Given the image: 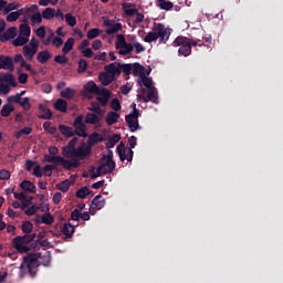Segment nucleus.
I'll return each instance as SVG.
<instances>
[{
    "mask_svg": "<svg viewBox=\"0 0 283 283\" xmlns=\"http://www.w3.org/2000/svg\"><path fill=\"white\" fill-rule=\"evenodd\" d=\"M60 159H61V156H50V155L44 156L45 163H52L53 165H59Z\"/></svg>",
    "mask_w": 283,
    "mask_h": 283,
    "instance_id": "bf43d9fd",
    "label": "nucleus"
},
{
    "mask_svg": "<svg viewBox=\"0 0 283 283\" xmlns=\"http://www.w3.org/2000/svg\"><path fill=\"white\" fill-rule=\"evenodd\" d=\"M76 92L72 90L71 87H66L65 90L61 91L62 98L71 99Z\"/></svg>",
    "mask_w": 283,
    "mask_h": 283,
    "instance_id": "09e8293b",
    "label": "nucleus"
},
{
    "mask_svg": "<svg viewBox=\"0 0 283 283\" xmlns=\"http://www.w3.org/2000/svg\"><path fill=\"white\" fill-rule=\"evenodd\" d=\"M54 108L57 112H67V102H65V99L63 98H59L55 103H54Z\"/></svg>",
    "mask_w": 283,
    "mask_h": 283,
    "instance_id": "72a5a7b5",
    "label": "nucleus"
},
{
    "mask_svg": "<svg viewBox=\"0 0 283 283\" xmlns=\"http://www.w3.org/2000/svg\"><path fill=\"white\" fill-rule=\"evenodd\" d=\"M120 73L123 72L124 74H126V76H129L130 74H133V70H134V64L128 63V64H120L118 63Z\"/></svg>",
    "mask_w": 283,
    "mask_h": 283,
    "instance_id": "4c0bfd02",
    "label": "nucleus"
},
{
    "mask_svg": "<svg viewBox=\"0 0 283 283\" xmlns=\"http://www.w3.org/2000/svg\"><path fill=\"white\" fill-rule=\"evenodd\" d=\"M154 30L157 33V39H159V43L164 44L169 41L171 32H174V29L165 27L164 23H155Z\"/></svg>",
    "mask_w": 283,
    "mask_h": 283,
    "instance_id": "0eeeda50",
    "label": "nucleus"
},
{
    "mask_svg": "<svg viewBox=\"0 0 283 283\" xmlns=\"http://www.w3.org/2000/svg\"><path fill=\"white\" fill-rule=\"evenodd\" d=\"M21 239L25 244H30V242H33V240L36 239V233H25Z\"/></svg>",
    "mask_w": 283,
    "mask_h": 283,
    "instance_id": "6e6d98bb",
    "label": "nucleus"
},
{
    "mask_svg": "<svg viewBox=\"0 0 283 283\" xmlns=\"http://www.w3.org/2000/svg\"><path fill=\"white\" fill-rule=\"evenodd\" d=\"M71 186L72 182H70V180L67 179L55 185L56 189H59V191H62L63 193H67V191H70Z\"/></svg>",
    "mask_w": 283,
    "mask_h": 283,
    "instance_id": "e433bc0d",
    "label": "nucleus"
},
{
    "mask_svg": "<svg viewBox=\"0 0 283 283\" xmlns=\"http://www.w3.org/2000/svg\"><path fill=\"white\" fill-rule=\"evenodd\" d=\"M7 101H8V104H9V105H12V103H17V104L19 105V103H20V101H21V95H18V94H15V95H10V96L7 98Z\"/></svg>",
    "mask_w": 283,
    "mask_h": 283,
    "instance_id": "338daca9",
    "label": "nucleus"
},
{
    "mask_svg": "<svg viewBox=\"0 0 283 283\" xmlns=\"http://www.w3.org/2000/svg\"><path fill=\"white\" fill-rule=\"evenodd\" d=\"M96 95L102 98H111L112 92H109V90H107L105 87H102V88H98Z\"/></svg>",
    "mask_w": 283,
    "mask_h": 283,
    "instance_id": "5fc2aeb1",
    "label": "nucleus"
},
{
    "mask_svg": "<svg viewBox=\"0 0 283 283\" xmlns=\"http://www.w3.org/2000/svg\"><path fill=\"white\" fill-rule=\"evenodd\" d=\"M0 70H8L14 72V62L11 56L0 54Z\"/></svg>",
    "mask_w": 283,
    "mask_h": 283,
    "instance_id": "9b49d317",
    "label": "nucleus"
},
{
    "mask_svg": "<svg viewBox=\"0 0 283 283\" xmlns=\"http://www.w3.org/2000/svg\"><path fill=\"white\" fill-rule=\"evenodd\" d=\"M138 85L146 87L147 90H151L154 86V80L147 77V75H140V80H138Z\"/></svg>",
    "mask_w": 283,
    "mask_h": 283,
    "instance_id": "b1692460",
    "label": "nucleus"
},
{
    "mask_svg": "<svg viewBox=\"0 0 283 283\" xmlns=\"http://www.w3.org/2000/svg\"><path fill=\"white\" fill-rule=\"evenodd\" d=\"M56 170V166L54 165H46L43 167L42 171H44L45 176H52V171Z\"/></svg>",
    "mask_w": 283,
    "mask_h": 283,
    "instance_id": "69168bd1",
    "label": "nucleus"
},
{
    "mask_svg": "<svg viewBox=\"0 0 283 283\" xmlns=\"http://www.w3.org/2000/svg\"><path fill=\"white\" fill-rule=\"evenodd\" d=\"M39 109L42 113V115H39V118L42 120H50L52 118V111H50L45 105L40 104Z\"/></svg>",
    "mask_w": 283,
    "mask_h": 283,
    "instance_id": "393cba45",
    "label": "nucleus"
},
{
    "mask_svg": "<svg viewBox=\"0 0 283 283\" xmlns=\"http://www.w3.org/2000/svg\"><path fill=\"white\" fill-rule=\"evenodd\" d=\"M106 73H108L113 78H116L120 74V66H116V63H111L104 66Z\"/></svg>",
    "mask_w": 283,
    "mask_h": 283,
    "instance_id": "f3484780",
    "label": "nucleus"
},
{
    "mask_svg": "<svg viewBox=\"0 0 283 283\" xmlns=\"http://www.w3.org/2000/svg\"><path fill=\"white\" fill-rule=\"evenodd\" d=\"M32 23H36L38 25L43 23V14L36 12L31 17Z\"/></svg>",
    "mask_w": 283,
    "mask_h": 283,
    "instance_id": "e2e57ef3",
    "label": "nucleus"
},
{
    "mask_svg": "<svg viewBox=\"0 0 283 283\" xmlns=\"http://www.w3.org/2000/svg\"><path fill=\"white\" fill-rule=\"evenodd\" d=\"M98 90H99V87L96 85V83L94 81L88 82L84 86V91L87 92L88 94H97Z\"/></svg>",
    "mask_w": 283,
    "mask_h": 283,
    "instance_id": "c9c22d12",
    "label": "nucleus"
},
{
    "mask_svg": "<svg viewBox=\"0 0 283 283\" xmlns=\"http://www.w3.org/2000/svg\"><path fill=\"white\" fill-rule=\"evenodd\" d=\"M19 19V13L17 11H13L7 15L8 23H12Z\"/></svg>",
    "mask_w": 283,
    "mask_h": 283,
    "instance_id": "774afa93",
    "label": "nucleus"
},
{
    "mask_svg": "<svg viewBox=\"0 0 283 283\" xmlns=\"http://www.w3.org/2000/svg\"><path fill=\"white\" fill-rule=\"evenodd\" d=\"M86 36H87V39H90V40L96 39L97 36H101V29H98V28H93V29L88 30Z\"/></svg>",
    "mask_w": 283,
    "mask_h": 283,
    "instance_id": "603ef678",
    "label": "nucleus"
},
{
    "mask_svg": "<svg viewBox=\"0 0 283 283\" xmlns=\"http://www.w3.org/2000/svg\"><path fill=\"white\" fill-rule=\"evenodd\" d=\"M92 209L101 210L103 207H105V199L102 195H97L92 200Z\"/></svg>",
    "mask_w": 283,
    "mask_h": 283,
    "instance_id": "aec40b11",
    "label": "nucleus"
},
{
    "mask_svg": "<svg viewBox=\"0 0 283 283\" xmlns=\"http://www.w3.org/2000/svg\"><path fill=\"white\" fill-rule=\"evenodd\" d=\"M28 41H30V38H27L25 35H21L19 33L18 38L15 40H13L12 44L14 45V48H21V46L25 45V43H28Z\"/></svg>",
    "mask_w": 283,
    "mask_h": 283,
    "instance_id": "473e14b6",
    "label": "nucleus"
},
{
    "mask_svg": "<svg viewBox=\"0 0 283 283\" xmlns=\"http://www.w3.org/2000/svg\"><path fill=\"white\" fill-rule=\"evenodd\" d=\"M59 129H60L62 136H64V138H72L73 136H75L74 128H72L70 126L60 124Z\"/></svg>",
    "mask_w": 283,
    "mask_h": 283,
    "instance_id": "412c9836",
    "label": "nucleus"
},
{
    "mask_svg": "<svg viewBox=\"0 0 283 283\" xmlns=\"http://www.w3.org/2000/svg\"><path fill=\"white\" fill-rule=\"evenodd\" d=\"M143 72H145V66L140 65V63H134L133 64V74H134V76L145 75V73H143Z\"/></svg>",
    "mask_w": 283,
    "mask_h": 283,
    "instance_id": "37998d69",
    "label": "nucleus"
},
{
    "mask_svg": "<svg viewBox=\"0 0 283 283\" xmlns=\"http://www.w3.org/2000/svg\"><path fill=\"white\" fill-rule=\"evenodd\" d=\"M20 30V35L22 36H27L28 39H30V34H32V29L30 28V24L28 23H22L19 27Z\"/></svg>",
    "mask_w": 283,
    "mask_h": 283,
    "instance_id": "f704fd0d",
    "label": "nucleus"
},
{
    "mask_svg": "<svg viewBox=\"0 0 283 283\" xmlns=\"http://www.w3.org/2000/svg\"><path fill=\"white\" fill-rule=\"evenodd\" d=\"M96 143H103V135L98 133H93L88 137V145H96Z\"/></svg>",
    "mask_w": 283,
    "mask_h": 283,
    "instance_id": "58836bf2",
    "label": "nucleus"
},
{
    "mask_svg": "<svg viewBox=\"0 0 283 283\" xmlns=\"http://www.w3.org/2000/svg\"><path fill=\"white\" fill-rule=\"evenodd\" d=\"M21 229H22V233H32L34 229V224H32V222L30 221H24L21 226Z\"/></svg>",
    "mask_w": 283,
    "mask_h": 283,
    "instance_id": "3c124183",
    "label": "nucleus"
},
{
    "mask_svg": "<svg viewBox=\"0 0 283 283\" xmlns=\"http://www.w3.org/2000/svg\"><path fill=\"white\" fill-rule=\"evenodd\" d=\"M74 231H75V228L71 223H64L62 227V233L66 238H72V235H74Z\"/></svg>",
    "mask_w": 283,
    "mask_h": 283,
    "instance_id": "7c9ffc66",
    "label": "nucleus"
},
{
    "mask_svg": "<svg viewBox=\"0 0 283 283\" xmlns=\"http://www.w3.org/2000/svg\"><path fill=\"white\" fill-rule=\"evenodd\" d=\"M128 145L129 148L127 149V147H125V144L123 142H120V144L117 146L116 151L119 156V160L122 163H125V160H127L128 163H132V160H134V147H136V145H138V138H136V136H130L128 138Z\"/></svg>",
    "mask_w": 283,
    "mask_h": 283,
    "instance_id": "7ed1b4c3",
    "label": "nucleus"
},
{
    "mask_svg": "<svg viewBox=\"0 0 283 283\" xmlns=\"http://www.w3.org/2000/svg\"><path fill=\"white\" fill-rule=\"evenodd\" d=\"M70 154L71 158H78L80 160H85L87 156H92V145L82 143V145L77 148H73Z\"/></svg>",
    "mask_w": 283,
    "mask_h": 283,
    "instance_id": "6e6552de",
    "label": "nucleus"
},
{
    "mask_svg": "<svg viewBox=\"0 0 283 283\" xmlns=\"http://www.w3.org/2000/svg\"><path fill=\"white\" fill-rule=\"evenodd\" d=\"M64 19L65 23H67L70 28H74V25H76V17L72 15V13H66Z\"/></svg>",
    "mask_w": 283,
    "mask_h": 283,
    "instance_id": "864d4df0",
    "label": "nucleus"
},
{
    "mask_svg": "<svg viewBox=\"0 0 283 283\" xmlns=\"http://www.w3.org/2000/svg\"><path fill=\"white\" fill-rule=\"evenodd\" d=\"M120 140V135L114 134L106 143V149H112L115 147L116 143Z\"/></svg>",
    "mask_w": 283,
    "mask_h": 283,
    "instance_id": "ea45409f",
    "label": "nucleus"
},
{
    "mask_svg": "<svg viewBox=\"0 0 283 283\" xmlns=\"http://www.w3.org/2000/svg\"><path fill=\"white\" fill-rule=\"evenodd\" d=\"M41 222L42 224H54V217L52 216V213L46 212L42 214Z\"/></svg>",
    "mask_w": 283,
    "mask_h": 283,
    "instance_id": "c03bdc74",
    "label": "nucleus"
},
{
    "mask_svg": "<svg viewBox=\"0 0 283 283\" xmlns=\"http://www.w3.org/2000/svg\"><path fill=\"white\" fill-rule=\"evenodd\" d=\"M20 187L21 189H23V191H27L28 193H36V186H34L30 180H23L20 184Z\"/></svg>",
    "mask_w": 283,
    "mask_h": 283,
    "instance_id": "5701e85b",
    "label": "nucleus"
},
{
    "mask_svg": "<svg viewBox=\"0 0 283 283\" xmlns=\"http://www.w3.org/2000/svg\"><path fill=\"white\" fill-rule=\"evenodd\" d=\"M73 127H75V136H80L81 138H87V126H85V124L83 123V115H78L75 118Z\"/></svg>",
    "mask_w": 283,
    "mask_h": 283,
    "instance_id": "9d476101",
    "label": "nucleus"
},
{
    "mask_svg": "<svg viewBox=\"0 0 283 283\" xmlns=\"http://www.w3.org/2000/svg\"><path fill=\"white\" fill-rule=\"evenodd\" d=\"M19 8H21V4L17 3V2H11L8 4H6L4 7V13L6 14H10V12H12V10H19Z\"/></svg>",
    "mask_w": 283,
    "mask_h": 283,
    "instance_id": "8fccbe9b",
    "label": "nucleus"
},
{
    "mask_svg": "<svg viewBox=\"0 0 283 283\" xmlns=\"http://www.w3.org/2000/svg\"><path fill=\"white\" fill-rule=\"evenodd\" d=\"M36 59L39 63L45 64L52 59V54L48 50L41 51L38 53Z\"/></svg>",
    "mask_w": 283,
    "mask_h": 283,
    "instance_id": "cd10ccee",
    "label": "nucleus"
},
{
    "mask_svg": "<svg viewBox=\"0 0 283 283\" xmlns=\"http://www.w3.org/2000/svg\"><path fill=\"white\" fill-rule=\"evenodd\" d=\"M57 165H62V167H64L67 171H72V169H76V167H78V161H70L69 159L60 157Z\"/></svg>",
    "mask_w": 283,
    "mask_h": 283,
    "instance_id": "a211bd4d",
    "label": "nucleus"
},
{
    "mask_svg": "<svg viewBox=\"0 0 283 283\" xmlns=\"http://www.w3.org/2000/svg\"><path fill=\"white\" fill-rule=\"evenodd\" d=\"M157 6L159 7V10H165L166 12L174 10V2L169 0H166L164 2H158Z\"/></svg>",
    "mask_w": 283,
    "mask_h": 283,
    "instance_id": "79ce46f5",
    "label": "nucleus"
},
{
    "mask_svg": "<svg viewBox=\"0 0 283 283\" xmlns=\"http://www.w3.org/2000/svg\"><path fill=\"white\" fill-rule=\"evenodd\" d=\"M147 94V96H145ZM137 101L143 103H154L155 105H158V90L155 87L153 88H140V93L137 94Z\"/></svg>",
    "mask_w": 283,
    "mask_h": 283,
    "instance_id": "20e7f679",
    "label": "nucleus"
},
{
    "mask_svg": "<svg viewBox=\"0 0 283 283\" xmlns=\"http://www.w3.org/2000/svg\"><path fill=\"white\" fill-rule=\"evenodd\" d=\"M98 78L104 87H107V85H109L112 81H114V77L111 74L106 73V71L99 73Z\"/></svg>",
    "mask_w": 283,
    "mask_h": 283,
    "instance_id": "bb28decb",
    "label": "nucleus"
},
{
    "mask_svg": "<svg viewBox=\"0 0 283 283\" xmlns=\"http://www.w3.org/2000/svg\"><path fill=\"white\" fill-rule=\"evenodd\" d=\"M111 108L114 109V112H120V109H123L120 101H118V98H113L111 102Z\"/></svg>",
    "mask_w": 283,
    "mask_h": 283,
    "instance_id": "13d9d810",
    "label": "nucleus"
},
{
    "mask_svg": "<svg viewBox=\"0 0 283 283\" xmlns=\"http://www.w3.org/2000/svg\"><path fill=\"white\" fill-rule=\"evenodd\" d=\"M106 25L105 33L108 35L116 34V32H120L123 30V24L120 22L111 23L109 21L104 23Z\"/></svg>",
    "mask_w": 283,
    "mask_h": 283,
    "instance_id": "4468645a",
    "label": "nucleus"
},
{
    "mask_svg": "<svg viewBox=\"0 0 283 283\" xmlns=\"http://www.w3.org/2000/svg\"><path fill=\"white\" fill-rule=\"evenodd\" d=\"M54 14H56V10L54 8H46L42 11V19H54Z\"/></svg>",
    "mask_w": 283,
    "mask_h": 283,
    "instance_id": "a19ab883",
    "label": "nucleus"
},
{
    "mask_svg": "<svg viewBox=\"0 0 283 283\" xmlns=\"http://www.w3.org/2000/svg\"><path fill=\"white\" fill-rule=\"evenodd\" d=\"M114 169H116V161H109L107 159L101 158L96 174H94L92 178H98V176H107V174H112Z\"/></svg>",
    "mask_w": 283,
    "mask_h": 283,
    "instance_id": "39448f33",
    "label": "nucleus"
},
{
    "mask_svg": "<svg viewBox=\"0 0 283 283\" xmlns=\"http://www.w3.org/2000/svg\"><path fill=\"white\" fill-rule=\"evenodd\" d=\"M0 83H8L11 87H17L18 83L11 73H0Z\"/></svg>",
    "mask_w": 283,
    "mask_h": 283,
    "instance_id": "2eb2a0df",
    "label": "nucleus"
},
{
    "mask_svg": "<svg viewBox=\"0 0 283 283\" xmlns=\"http://www.w3.org/2000/svg\"><path fill=\"white\" fill-rule=\"evenodd\" d=\"M0 83H8L11 87H17L18 83L11 73H0Z\"/></svg>",
    "mask_w": 283,
    "mask_h": 283,
    "instance_id": "dca6fc26",
    "label": "nucleus"
},
{
    "mask_svg": "<svg viewBox=\"0 0 283 283\" xmlns=\"http://www.w3.org/2000/svg\"><path fill=\"white\" fill-rule=\"evenodd\" d=\"M90 193H92V191H90V188H87V186L80 188L76 191V198H87V196H90Z\"/></svg>",
    "mask_w": 283,
    "mask_h": 283,
    "instance_id": "de8ad7c7",
    "label": "nucleus"
},
{
    "mask_svg": "<svg viewBox=\"0 0 283 283\" xmlns=\"http://www.w3.org/2000/svg\"><path fill=\"white\" fill-rule=\"evenodd\" d=\"M67 56H65V54L63 53L62 55H55L54 57V62L59 63L60 65H65V63H67Z\"/></svg>",
    "mask_w": 283,
    "mask_h": 283,
    "instance_id": "0e129e2a",
    "label": "nucleus"
},
{
    "mask_svg": "<svg viewBox=\"0 0 283 283\" xmlns=\"http://www.w3.org/2000/svg\"><path fill=\"white\" fill-rule=\"evenodd\" d=\"M86 125H98L101 123V117L96 113H88L85 117Z\"/></svg>",
    "mask_w": 283,
    "mask_h": 283,
    "instance_id": "c85d7f7f",
    "label": "nucleus"
},
{
    "mask_svg": "<svg viewBox=\"0 0 283 283\" xmlns=\"http://www.w3.org/2000/svg\"><path fill=\"white\" fill-rule=\"evenodd\" d=\"M115 48L116 50H119L118 54H120V56H127V54L134 52V44L127 43V40H125V35L123 34L117 35Z\"/></svg>",
    "mask_w": 283,
    "mask_h": 283,
    "instance_id": "423d86ee",
    "label": "nucleus"
},
{
    "mask_svg": "<svg viewBox=\"0 0 283 283\" xmlns=\"http://www.w3.org/2000/svg\"><path fill=\"white\" fill-rule=\"evenodd\" d=\"M50 262H52V255H50V252H46L42 256H39V254H28L22 259L20 276L23 277L25 275H30L31 277H34L36 275V271H39V264H42V266H50Z\"/></svg>",
    "mask_w": 283,
    "mask_h": 283,
    "instance_id": "f257e3e1",
    "label": "nucleus"
},
{
    "mask_svg": "<svg viewBox=\"0 0 283 283\" xmlns=\"http://www.w3.org/2000/svg\"><path fill=\"white\" fill-rule=\"evenodd\" d=\"M175 48H179L178 53L181 56H189L191 54V48H202V40L188 39L186 36H177L172 42Z\"/></svg>",
    "mask_w": 283,
    "mask_h": 283,
    "instance_id": "f03ea898",
    "label": "nucleus"
},
{
    "mask_svg": "<svg viewBox=\"0 0 283 283\" xmlns=\"http://www.w3.org/2000/svg\"><path fill=\"white\" fill-rule=\"evenodd\" d=\"M118 118H120V115L114 111H111L106 115V124L108 126L116 125V123H118Z\"/></svg>",
    "mask_w": 283,
    "mask_h": 283,
    "instance_id": "a878e982",
    "label": "nucleus"
},
{
    "mask_svg": "<svg viewBox=\"0 0 283 283\" xmlns=\"http://www.w3.org/2000/svg\"><path fill=\"white\" fill-rule=\"evenodd\" d=\"M91 106H92L91 112H94V114H96L97 116H103V109H101V106L98 105V103L93 102Z\"/></svg>",
    "mask_w": 283,
    "mask_h": 283,
    "instance_id": "680f3d73",
    "label": "nucleus"
},
{
    "mask_svg": "<svg viewBox=\"0 0 283 283\" xmlns=\"http://www.w3.org/2000/svg\"><path fill=\"white\" fill-rule=\"evenodd\" d=\"M12 112H14V106L8 103L2 106L0 114L3 118H8Z\"/></svg>",
    "mask_w": 283,
    "mask_h": 283,
    "instance_id": "2f4dec72",
    "label": "nucleus"
},
{
    "mask_svg": "<svg viewBox=\"0 0 283 283\" xmlns=\"http://www.w3.org/2000/svg\"><path fill=\"white\" fill-rule=\"evenodd\" d=\"M145 43H154L158 41V34L156 31H150L147 33V35L144 38Z\"/></svg>",
    "mask_w": 283,
    "mask_h": 283,
    "instance_id": "a18cd8bd",
    "label": "nucleus"
},
{
    "mask_svg": "<svg viewBox=\"0 0 283 283\" xmlns=\"http://www.w3.org/2000/svg\"><path fill=\"white\" fill-rule=\"evenodd\" d=\"M17 36V28L11 27L4 32L0 33V41L1 43H6L7 41H10V39H14Z\"/></svg>",
    "mask_w": 283,
    "mask_h": 283,
    "instance_id": "f8f14e48",
    "label": "nucleus"
},
{
    "mask_svg": "<svg viewBox=\"0 0 283 283\" xmlns=\"http://www.w3.org/2000/svg\"><path fill=\"white\" fill-rule=\"evenodd\" d=\"M140 116V111L135 109L130 114L125 116V120L132 133L138 132L140 129V124H138V117Z\"/></svg>",
    "mask_w": 283,
    "mask_h": 283,
    "instance_id": "1a4fd4ad",
    "label": "nucleus"
},
{
    "mask_svg": "<svg viewBox=\"0 0 283 283\" xmlns=\"http://www.w3.org/2000/svg\"><path fill=\"white\" fill-rule=\"evenodd\" d=\"M12 244L15 248V250L19 251V253H28V251H30V249L28 248V245H25L21 237H15L12 241Z\"/></svg>",
    "mask_w": 283,
    "mask_h": 283,
    "instance_id": "ddd939ff",
    "label": "nucleus"
},
{
    "mask_svg": "<svg viewBox=\"0 0 283 283\" xmlns=\"http://www.w3.org/2000/svg\"><path fill=\"white\" fill-rule=\"evenodd\" d=\"M43 129L48 132V134H56V127L52 126V123L50 122H44L43 123Z\"/></svg>",
    "mask_w": 283,
    "mask_h": 283,
    "instance_id": "4d7b16f0",
    "label": "nucleus"
},
{
    "mask_svg": "<svg viewBox=\"0 0 283 283\" xmlns=\"http://www.w3.org/2000/svg\"><path fill=\"white\" fill-rule=\"evenodd\" d=\"M74 43H76V40L74 38H69L62 48V54H70L74 48Z\"/></svg>",
    "mask_w": 283,
    "mask_h": 283,
    "instance_id": "c756f323",
    "label": "nucleus"
},
{
    "mask_svg": "<svg viewBox=\"0 0 283 283\" xmlns=\"http://www.w3.org/2000/svg\"><path fill=\"white\" fill-rule=\"evenodd\" d=\"M122 8L126 17H134L135 14L138 13V9H136V4L134 3H130V2L122 3Z\"/></svg>",
    "mask_w": 283,
    "mask_h": 283,
    "instance_id": "6ab92c4d",
    "label": "nucleus"
},
{
    "mask_svg": "<svg viewBox=\"0 0 283 283\" xmlns=\"http://www.w3.org/2000/svg\"><path fill=\"white\" fill-rule=\"evenodd\" d=\"M36 50L30 48V45H24L22 48V54L25 57L27 61H32V59H34V55L36 54Z\"/></svg>",
    "mask_w": 283,
    "mask_h": 283,
    "instance_id": "4be33fe9",
    "label": "nucleus"
},
{
    "mask_svg": "<svg viewBox=\"0 0 283 283\" xmlns=\"http://www.w3.org/2000/svg\"><path fill=\"white\" fill-rule=\"evenodd\" d=\"M87 70V60L81 59L78 61V69L77 72L78 74H83Z\"/></svg>",
    "mask_w": 283,
    "mask_h": 283,
    "instance_id": "052dcab7",
    "label": "nucleus"
},
{
    "mask_svg": "<svg viewBox=\"0 0 283 283\" xmlns=\"http://www.w3.org/2000/svg\"><path fill=\"white\" fill-rule=\"evenodd\" d=\"M18 105H20V107H23L25 112L32 108V104H30V97H23V98L20 97V102Z\"/></svg>",
    "mask_w": 283,
    "mask_h": 283,
    "instance_id": "49530a36",
    "label": "nucleus"
}]
</instances>
